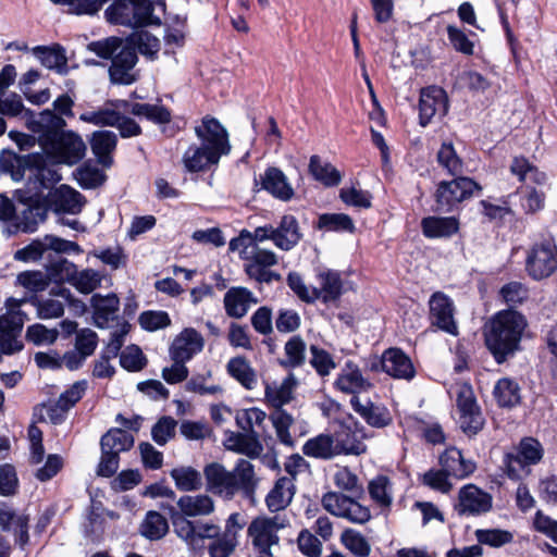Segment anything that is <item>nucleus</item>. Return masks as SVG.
<instances>
[{
  "mask_svg": "<svg viewBox=\"0 0 557 557\" xmlns=\"http://www.w3.org/2000/svg\"><path fill=\"white\" fill-rule=\"evenodd\" d=\"M296 493V486L293 478H278L273 487L265 496V505L270 512H278L286 509Z\"/></svg>",
  "mask_w": 557,
  "mask_h": 557,
  "instance_id": "bb28decb",
  "label": "nucleus"
},
{
  "mask_svg": "<svg viewBox=\"0 0 557 557\" xmlns=\"http://www.w3.org/2000/svg\"><path fill=\"white\" fill-rule=\"evenodd\" d=\"M352 409L372 428L382 429L389 425L393 421L389 410L383 406L367 399L361 403L358 396L350 399Z\"/></svg>",
  "mask_w": 557,
  "mask_h": 557,
  "instance_id": "b1692460",
  "label": "nucleus"
},
{
  "mask_svg": "<svg viewBox=\"0 0 557 557\" xmlns=\"http://www.w3.org/2000/svg\"><path fill=\"white\" fill-rule=\"evenodd\" d=\"M87 49L101 59L111 60L110 81L117 85H131L137 81L134 71L138 57L135 47L119 37H108L88 44Z\"/></svg>",
  "mask_w": 557,
  "mask_h": 557,
  "instance_id": "423d86ee",
  "label": "nucleus"
},
{
  "mask_svg": "<svg viewBox=\"0 0 557 557\" xmlns=\"http://www.w3.org/2000/svg\"><path fill=\"white\" fill-rule=\"evenodd\" d=\"M90 304L94 308L95 323L99 327H106L110 321L114 320L120 308V300L114 294L107 296L95 294L91 296Z\"/></svg>",
  "mask_w": 557,
  "mask_h": 557,
  "instance_id": "2f4dec72",
  "label": "nucleus"
},
{
  "mask_svg": "<svg viewBox=\"0 0 557 557\" xmlns=\"http://www.w3.org/2000/svg\"><path fill=\"white\" fill-rule=\"evenodd\" d=\"M117 100L113 106L114 108L103 107L94 111H86L79 115V120L96 126H114L121 120L119 109L123 106L117 104Z\"/></svg>",
  "mask_w": 557,
  "mask_h": 557,
  "instance_id": "c03bdc74",
  "label": "nucleus"
},
{
  "mask_svg": "<svg viewBox=\"0 0 557 557\" xmlns=\"http://www.w3.org/2000/svg\"><path fill=\"white\" fill-rule=\"evenodd\" d=\"M309 172L326 187L337 186L342 181L341 172L329 162H323L319 156H312Z\"/></svg>",
  "mask_w": 557,
  "mask_h": 557,
  "instance_id": "ea45409f",
  "label": "nucleus"
},
{
  "mask_svg": "<svg viewBox=\"0 0 557 557\" xmlns=\"http://www.w3.org/2000/svg\"><path fill=\"white\" fill-rule=\"evenodd\" d=\"M456 405L459 411L458 422L462 432L469 436L478 434L483 429L485 420L469 385L459 387Z\"/></svg>",
  "mask_w": 557,
  "mask_h": 557,
  "instance_id": "dca6fc26",
  "label": "nucleus"
},
{
  "mask_svg": "<svg viewBox=\"0 0 557 557\" xmlns=\"http://www.w3.org/2000/svg\"><path fill=\"white\" fill-rule=\"evenodd\" d=\"M450 475L443 469H431L423 474L422 483L441 493H448L453 485L448 481Z\"/></svg>",
  "mask_w": 557,
  "mask_h": 557,
  "instance_id": "338daca9",
  "label": "nucleus"
},
{
  "mask_svg": "<svg viewBox=\"0 0 557 557\" xmlns=\"http://www.w3.org/2000/svg\"><path fill=\"white\" fill-rule=\"evenodd\" d=\"M448 111V99L441 87L430 86L421 90L419 100V124L425 127L436 116H444Z\"/></svg>",
  "mask_w": 557,
  "mask_h": 557,
  "instance_id": "a211bd4d",
  "label": "nucleus"
},
{
  "mask_svg": "<svg viewBox=\"0 0 557 557\" xmlns=\"http://www.w3.org/2000/svg\"><path fill=\"white\" fill-rule=\"evenodd\" d=\"M481 186L472 178L458 175L453 181H443L437 185L435 202L437 210L451 212L460 202L471 198Z\"/></svg>",
  "mask_w": 557,
  "mask_h": 557,
  "instance_id": "f8f14e48",
  "label": "nucleus"
},
{
  "mask_svg": "<svg viewBox=\"0 0 557 557\" xmlns=\"http://www.w3.org/2000/svg\"><path fill=\"white\" fill-rule=\"evenodd\" d=\"M306 343L299 335L292 336L284 346L286 359L282 364L286 368H298L306 361Z\"/></svg>",
  "mask_w": 557,
  "mask_h": 557,
  "instance_id": "603ef678",
  "label": "nucleus"
},
{
  "mask_svg": "<svg viewBox=\"0 0 557 557\" xmlns=\"http://www.w3.org/2000/svg\"><path fill=\"white\" fill-rule=\"evenodd\" d=\"M50 159L47 154L35 153L30 157V169L36 170V177L45 188H49L61 181V174L48 165Z\"/></svg>",
  "mask_w": 557,
  "mask_h": 557,
  "instance_id": "49530a36",
  "label": "nucleus"
},
{
  "mask_svg": "<svg viewBox=\"0 0 557 557\" xmlns=\"http://www.w3.org/2000/svg\"><path fill=\"white\" fill-rule=\"evenodd\" d=\"M200 145H190L183 154V164L190 173L202 172L219 163L221 156L231 150L228 135L214 117L206 116L195 127Z\"/></svg>",
  "mask_w": 557,
  "mask_h": 557,
  "instance_id": "7ed1b4c3",
  "label": "nucleus"
},
{
  "mask_svg": "<svg viewBox=\"0 0 557 557\" xmlns=\"http://www.w3.org/2000/svg\"><path fill=\"white\" fill-rule=\"evenodd\" d=\"M76 270L77 267L73 262L65 258H60L47 267V275L49 282L58 284L67 282L72 285Z\"/></svg>",
  "mask_w": 557,
  "mask_h": 557,
  "instance_id": "5fc2aeb1",
  "label": "nucleus"
},
{
  "mask_svg": "<svg viewBox=\"0 0 557 557\" xmlns=\"http://www.w3.org/2000/svg\"><path fill=\"white\" fill-rule=\"evenodd\" d=\"M32 305L37 310V315L40 319H57L63 315L64 313V305L61 300L54 299L52 297L48 298H38L33 297L30 300Z\"/></svg>",
  "mask_w": 557,
  "mask_h": 557,
  "instance_id": "4d7b16f0",
  "label": "nucleus"
},
{
  "mask_svg": "<svg viewBox=\"0 0 557 557\" xmlns=\"http://www.w3.org/2000/svg\"><path fill=\"white\" fill-rule=\"evenodd\" d=\"M493 395L500 407L511 408L521 400L519 384L509 377L496 382Z\"/></svg>",
  "mask_w": 557,
  "mask_h": 557,
  "instance_id": "37998d69",
  "label": "nucleus"
},
{
  "mask_svg": "<svg viewBox=\"0 0 557 557\" xmlns=\"http://www.w3.org/2000/svg\"><path fill=\"white\" fill-rule=\"evenodd\" d=\"M138 322L144 330L153 332L169 326L171 319L165 311L148 310L140 313Z\"/></svg>",
  "mask_w": 557,
  "mask_h": 557,
  "instance_id": "0e129e2a",
  "label": "nucleus"
},
{
  "mask_svg": "<svg viewBox=\"0 0 557 557\" xmlns=\"http://www.w3.org/2000/svg\"><path fill=\"white\" fill-rule=\"evenodd\" d=\"M334 385L338 391L354 396L368 392L372 387V383L362 375L360 369L352 362L345 364Z\"/></svg>",
  "mask_w": 557,
  "mask_h": 557,
  "instance_id": "393cba45",
  "label": "nucleus"
},
{
  "mask_svg": "<svg viewBox=\"0 0 557 557\" xmlns=\"http://www.w3.org/2000/svg\"><path fill=\"white\" fill-rule=\"evenodd\" d=\"M262 188L273 197L288 201L294 196V190L285 174L277 168H269L261 176Z\"/></svg>",
  "mask_w": 557,
  "mask_h": 557,
  "instance_id": "7c9ffc66",
  "label": "nucleus"
},
{
  "mask_svg": "<svg viewBox=\"0 0 557 557\" xmlns=\"http://www.w3.org/2000/svg\"><path fill=\"white\" fill-rule=\"evenodd\" d=\"M510 173L518 177L520 182H532L536 185H544L547 176L535 165L529 162L524 157H515L510 164Z\"/></svg>",
  "mask_w": 557,
  "mask_h": 557,
  "instance_id": "79ce46f5",
  "label": "nucleus"
},
{
  "mask_svg": "<svg viewBox=\"0 0 557 557\" xmlns=\"http://www.w3.org/2000/svg\"><path fill=\"white\" fill-rule=\"evenodd\" d=\"M0 528L3 531L13 532L15 542L24 546L28 543V517L16 515L7 504H0Z\"/></svg>",
  "mask_w": 557,
  "mask_h": 557,
  "instance_id": "cd10ccee",
  "label": "nucleus"
},
{
  "mask_svg": "<svg viewBox=\"0 0 557 557\" xmlns=\"http://www.w3.org/2000/svg\"><path fill=\"white\" fill-rule=\"evenodd\" d=\"M102 275L94 269L77 271L72 285L83 294H90L101 284Z\"/></svg>",
  "mask_w": 557,
  "mask_h": 557,
  "instance_id": "13d9d810",
  "label": "nucleus"
},
{
  "mask_svg": "<svg viewBox=\"0 0 557 557\" xmlns=\"http://www.w3.org/2000/svg\"><path fill=\"white\" fill-rule=\"evenodd\" d=\"M170 475L177 490L183 492L199 491L203 485L201 473L189 466L174 468Z\"/></svg>",
  "mask_w": 557,
  "mask_h": 557,
  "instance_id": "a19ab883",
  "label": "nucleus"
},
{
  "mask_svg": "<svg viewBox=\"0 0 557 557\" xmlns=\"http://www.w3.org/2000/svg\"><path fill=\"white\" fill-rule=\"evenodd\" d=\"M47 208L38 202L29 203L13 222L14 233H33L37 230L39 223L44 222L47 218Z\"/></svg>",
  "mask_w": 557,
  "mask_h": 557,
  "instance_id": "c9c22d12",
  "label": "nucleus"
},
{
  "mask_svg": "<svg viewBox=\"0 0 557 557\" xmlns=\"http://www.w3.org/2000/svg\"><path fill=\"white\" fill-rule=\"evenodd\" d=\"M527 326L524 315L515 310L499 311L491 320L485 332V345L498 364L520 349Z\"/></svg>",
  "mask_w": 557,
  "mask_h": 557,
  "instance_id": "20e7f679",
  "label": "nucleus"
},
{
  "mask_svg": "<svg viewBox=\"0 0 557 557\" xmlns=\"http://www.w3.org/2000/svg\"><path fill=\"white\" fill-rule=\"evenodd\" d=\"M104 14L108 22L124 26L139 27L161 23L153 14V2L149 0H113Z\"/></svg>",
  "mask_w": 557,
  "mask_h": 557,
  "instance_id": "0eeeda50",
  "label": "nucleus"
},
{
  "mask_svg": "<svg viewBox=\"0 0 557 557\" xmlns=\"http://www.w3.org/2000/svg\"><path fill=\"white\" fill-rule=\"evenodd\" d=\"M133 445V435L121 429L109 430L100 441L101 449L115 451L116 454L131 449Z\"/></svg>",
  "mask_w": 557,
  "mask_h": 557,
  "instance_id": "de8ad7c7",
  "label": "nucleus"
},
{
  "mask_svg": "<svg viewBox=\"0 0 557 557\" xmlns=\"http://www.w3.org/2000/svg\"><path fill=\"white\" fill-rule=\"evenodd\" d=\"M493 497L474 484H467L458 492L457 502L454 506L459 517H479L491 511Z\"/></svg>",
  "mask_w": 557,
  "mask_h": 557,
  "instance_id": "f3484780",
  "label": "nucleus"
},
{
  "mask_svg": "<svg viewBox=\"0 0 557 557\" xmlns=\"http://www.w3.org/2000/svg\"><path fill=\"white\" fill-rule=\"evenodd\" d=\"M16 281L24 288L28 289L33 293H38L45 290L50 282L47 273H42L40 271H24L21 272Z\"/></svg>",
  "mask_w": 557,
  "mask_h": 557,
  "instance_id": "680f3d73",
  "label": "nucleus"
},
{
  "mask_svg": "<svg viewBox=\"0 0 557 557\" xmlns=\"http://www.w3.org/2000/svg\"><path fill=\"white\" fill-rule=\"evenodd\" d=\"M133 44H131L135 49L150 59H153L160 49L159 39L150 34L149 32H139L137 33L133 39Z\"/></svg>",
  "mask_w": 557,
  "mask_h": 557,
  "instance_id": "e2e57ef3",
  "label": "nucleus"
},
{
  "mask_svg": "<svg viewBox=\"0 0 557 557\" xmlns=\"http://www.w3.org/2000/svg\"><path fill=\"white\" fill-rule=\"evenodd\" d=\"M258 299L246 287H231L223 298L224 309L230 318L240 319L245 317L251 305H256Z\"/></svg>",
  "mask_w": 557,
  "mask_h": 557,
  "instance_id": "a878e982",
  "label": "nucleus"
},
{
  "mask_svg": "<svg viewBox=\"0 0 557 557\" xmlns=\"http://www.w3.org/2000/svg\"><path fill=\"white\" fill-rule=\"evenodd\" d=\"M32 156H21L10 150L2 151L0 154V172L10 174L13 181H21L24 177L25 170L30 169Z\"/></svg>",
  "mask_w": 557,
  "mask_h": 557,
  "instance_id": "e433bc0d",
  "label": "nucleus"
},
{
  "mask_svg": "<svg viewBox=\"0 0 557 557\" xmlns=\"http://www.w3.org/2000/svg\"><path fill=\"white\" fill-rule=\"evenodd\" d=\"M234 418L240 432L226 431L225 447L249 458L259 457L263 451L260 438L265 431L267 413L257 407H251L236 410Z\"/></svg>",
  "mask_w": 557,
  "mask_h": 557,
  "instance_id": "39448f33",
  "label": "nucleus"
},
{
  "mask_svg": "<svg viewBox=\"0 0 557 557\" xmlns=\"http://www.w3.org/2000/svg\"><path fill=\"white\" fill-rule=\"evenodd\" d=\"M320 287L317 288L318 299L324 304L337 300L343 290L341 274L336 271H326L319 275Z\"/></svg>",
  "mask_w": 557,
  "mask_h": 557,
  "instance_id": "58836bf2",
  "label": "nucleus"
},
{
  "mask_svg": "<svg viewBox=\"0 0 557 557\" xmlns=\"http://www.w3.org/2000/svg\"><path fill=\"white\" fill-rule=\"evenodd\" d=\"M117 104L123 106V109L128 110L132 114L146 117L148 121L154 124H168L171 121V111L161 104L150 103H129L126 100H120Z\"/></svg>",
  "mask_w": 557,
  "mask_h": 557,
  "instance_id": "72a5a7b5",
  "label": "nucleus"
},
{
  "mask_svg": "<svg viewBox=\"0 0 557 557\" xmlns=\"http://www.w3.org/2000/svg\"><path fill=\"white\" fill-rule=\"evenodd\" d=\"M169 530L166 519L157 511H149L141 524V534L149 540L163 537Z\"/></svg>",
  "mask_w": 557,
  "mask_h": 557,
  "instance_id": "6e6d98bb",
  "label": "nucleus"
},
{
  "mask_svg": "<svg viewBox=\"0 0 557 557\" xmlns=\"http://www.w3.org/2000/svg\"><path fill=\"white\" fill-rule=\"evenodd\" d=\"M436 160L438 164L453 176L461 175L463 172V162L458 157L454 146L449 141H444L437 151Z\"/></svg>",
  "mask_w": 557,
  "mask_h": 557,
  "instance_id": "8fccbe9b",
  "label": "nucleus"
},
{
  "mask_svg": "<svg viewBox=\"0 0 557 557\" xmlns=\"http://www.w3.org/2000/svg\"><path fill=\"white\" fill-rule=\"evenodd\" d=\"M369 494L371 498L381 506L392 504L391 483L387 476L379 475L370 481Z\"/></svg>",
  "mask_w": 557,
  "mask_h": 557,
  "instance_id": "052dcab7",
  "label": "nucleus"
},
{
  "mask_svg": "<svg viewBox=\"0 0 557 557\" xmlns=\"http://www.w3.org/2000/svg\"><path fill=\"white\" fill-rule=\"evenodd\" d=\"M206 490L225 500H232L236 495L250 506L257 505V488L260 478L256 474L253 465L239 459L232 470L218 462L209 463L203 469Z\"/></svg>",
  "mask_w": 557,
  "mask_h": 557,
  "instance_id": "f03ea898",
  "label": "nucleus"
},
{
  "mask_svg": "<svg viewBox=\"0 0 557 557\" xmlns=\"http://www.w3.org/2000/svg\"><path fill=\"white\" fill-rule=\"evenodd\" d=\"M310 351L312 355L310 363L319 375H329L331 371L335 369L336 364L332 356L326 350L312 345L310 347Z\"/></svg>",
  "mask_w": 557,
  "mask_h": 557,
  "instance_id": "774afa93",
  "label": "nucleus"
},
{
  "mask_svg": "<svg viewBox=\"0 0 557 557\" xmlns=\"http://www.w3.org/2000/svg\"><path fill=\"white\" fill-rule=\"evenodd\" d=\"M90 146L95 156L103 165H107V158L116 147V135L111 131L95 132Z\"/></svg>",
  "mask_w": 557,
  "mask_h": 557,
  "instance_id": "09e8293b",
  "label": "nucleus"
},
{
  "mask_svg": "<svg viewBox=\"0 0 557 557\" xmlns=\"http://www.w3.org/2000/svg\"><path fill=\"white\" fill-rule=\"evenodd\" d=\"M202 335L193 327L183 330L173 341L170 347L172 360L187 362L203 349Z\"/></svg>",
  "mask_w": 557,
  "mask_h": 557,
  "instance_id": "4be33fe9",
  "label": "nucleus"
},
{
  "mask_svg": "<svg viewBox=\"0 0 557 557\" xmlns=\"http://www.w3.org/2000/svg\"><path fill=\"white\" fill-rule=\"evenodd\" d=\"M51 202L57 212L77 214L84 206V196L67 185H61L51 195Z\"/></svg>",
  "mask_w": 557,
  "mask_h": 557,
  "instance_id": "473e14b6",
  "label": "nucleus"
},
{
  "mask_svg": "<svg viewBox=\"0 0 557 557\" xmlns=\"http://www.w3.org/2000/svg\"><path fill=\"white\" fill-rule=\"evenodd\" d=\"M557 269V246L553 238H545L533 244L528 250L525 270L536 280L550 276Z\"/></svg>",
  "mask_w": 557,
  "mask_h": 557,
  "instance_id": "ddd939ff",
  "label": "nucleus"
},
{
  "mask_svg": "<svg viewBox=\"0 0 557 557\" xmlns=\"http://www.w3.org/2000/svg\"><path fill=\"white\" fill-rule=\"evenodd\" d=\"M265 398L275 408L270 419L280 443L287 447H294L295 442L289 433V428L294 424V418L282 409L292 399V385L288 381H284L280 385H268L265 387Z\"/></svg>",
  "mask_w": 557,
  "mask_h": 557,
  "instance_id": "1a4fd4ad",
  "label": "nucleus"
},
{
  "mask_svg": "<svg viewBox=\"0 0 557 557\" xmlns=\"http://www.w3.org/2000/svg\"><path fill=\"white\" fill-rule=\"evenodd\" d=\"M289 524L286 517H257L251 521L247 529L248 536L251 537L252 545L259 557H273L272 546L280 543L278 531Z\"/></svg>",
  "mask_w": 557,
  "mask_h": 557,
  "instance_id": "9d476101",
  "label": "nucleus"
},
{
  "mask_svg": "<svg viewBox=\"0 0 557 557\" xmlns=\"http://www.w3.org/2000/svg\"><path fill=\"white\" fill-rule=\"evenodd\" d=\"M380 363L382 370L392 377L410 381L416 375L411 359L399 348L386 349Z\"/></svg>",
  "mask_w": 557,
  "mask_h": 557,
  "instance_id": "5701e85b",
  "label": "nucleus"
},
{
  "mask_svg": "<svg viewBox=\"0 0 557 557\" xmlns=\"http://www.w3.org/2000/svg\"><path fill=\"white\" fill-rule=\"evenodd\" d=\"M333 436L338 455L358 456L367 450L363 443V428L356 421L351 423L341 422Z\"/></svg>",
  "mask_w": 557,
  "mask_h": 557,
  "instance_id": "6ab92c4d",
  "label": "nucleus"
},
{
  "mask_svg": "<svg viewBox=\"0 0 557 557\" xmlns=\"http://www.w3.org/2000/svg\"><path fill=\"white\" fill-rule=\"evenodd\" d=\"M342 542L357 557H368L371 552L370 544L366 537L355 530L348 529L344 531Z\"/></svg>",
  "mask_w": 557,
  "mask_h": 557,
  "instance_id": "bf43d9fd",
  "label": "nucleus"
},
{
  "mask_svg": "<svg viewBox=\"0 0 557 557\" xmlns=\"http://www.w3.org/2000/svg\"><path fill=\"white\" fill-rule=\"evenodd\" d=\"M302 451L308 457L320 459H331L338 455L334 436L329 434H320L308 440L302 447Z\"/></svg>",
  "mask_w": 557,
  "mask_h": 557,
  "instance_id": "4c0bfd02",
  "label": "nucleus"
},
{
  "mask_svg": "<svg viewBox=\"0 0 557 557\" xmlns=\"http://www.w3.org/2000/svg\"><path fill=\"white\" fill-rule=\"evenodd\" d=\"M174 531L191 548L203 547L205 540H215L221 534V528L212 520L191 521L184 516L174 518Z\"/></svg>",
  "mask_w": 557,
  "mask_h": 557,
  "instance_id": "4468645a",
  "label": "nucleus"
},
{
  "mask_svg": "<svg viewBox=\"0 0 557 557\" xmlns=\"http://www.w3.org/2000/svg\"><path fill=\"white\" fill-rule=\"evenodd\" d=\"M228 374L238 381L245 388L252 389L257 384V376L245 357H235L227 362Z\"/></svg>",
  "mask_w": 557,
  "mask_h": 557,
  "instance_id": "a18cd8bd",
  "label": "nucleus"
},
{
  "mask_svg": "<svg viewBox=\"0 0 557 557\" xmlns=\"http://www.w3.org/2000/svg\"><path fill=\"white\" fill-rule=\"evenodd\" d=\"M34 124L40 128L38 141L52 164L74 165L85 157L82 137L73 131H63L66 122L53 111H42Z\"/></svg>",
  "mask_w": 557,
  "mask_h": 557,
  "instance_id": "f257e3e1",
  "label": "nucleus"
},
{
  "mask_svg": "<svg viewBox=\"0 0 557 557\" xmlns=\"http://www.w3.org/2000/svg\"><path fill=\"white\" fill-rule=\"evenodd\" d=\"M334 482L338 488L350 492L356 497L363 493L358 476L348 468L339 469L334 475Z\"/></svg>",
  "mask_w": 557,
  "mask_h": 557,
  "instance_id": "69168bd1",
  "label": "nucleus"
},
{
  "mask_svg": "<svg viewBox=\"0 0 557 557\" xmlns=\"http://www.w3.org/2000/svg\"><path fill=\"white\" fill-rule=\"evenodd\" d=\"M37 55L46 67L55 70L58 73L67 72V59L62 47H39L37 49Z\"/></svg>",
  "mask_w": 557,
  "mask_h": 557,
  "instance_id": "3c124183",
  "label": "nucleus"
},
{
  "mask_svg": "<svg viewBox=\"0 0 557 557\" xmlns=\"http://www.w3.org/2000/svg\"><path fill=\"white\" fill-rule=\"evenodd\" d=\"M301 238L298 222L293 215H284L277 227H274V245L282 250H289Z\"/></svg>",
  "mask_w": 557,
  "mask_h": 557,
  "instance_id": "f704fd0d",
  "label": "nucleus"
},
{
  "mask_svg": "<svg viewBox=\"0 0 557 557\" xmlns=\"http://www.w3.org/2000/svg\"><path fill=\"white\" fill-rule=\"evenodd\" d=\"M441 467L451 476L463 479L472 474L475 470V463L470 459H465L461 451L456 447L446 449L440 456Z\"/></svg>",
  "mask_w": 557,
  "mask_h": 557,
  "instance_id": "c85d7f7f",
  "label": "nucleus"
},
{
  "mask_svg": "<svg viewBox=\"0 0 557 557\" xmlns=\"http://www.w3.org/2000/svg\"><path fill=\"white\" fill-rule=\"evenodd\" d=\"M543 447L539 441L532 437L523 438L517 450L507 454L504 460L507 475L512 480H520L531 472L534 466L543 458Z\"/></svg>",
  "mask_w": 557,
  "mask_h": 557,
  "instance_id": "9b49d317",
  "label": "nucleus"
},
{
  "mask_svg": "<svg viewBox=\"0 0 557 557\" xmlns=\"http://www.w3.org/2000/svg\"><path fill=\"white\" fill-rule=\"evenodd\" d=\"M318 227L329 232L354 233L352 219L345 213H324L319 216Z\"/></svg>",
  "mask_w": 557,
  "mask_h": 557,
  "instance_id": "864d4df0",
  "label": "nucleus"
},
{
  "mask_svg": "<svg viewBox=\"0 0 557 557\" xmlns=\"http://www.w3.org/2000/svg\"><path fill=\"white\" fill-rule=\"evenodd\" d=\"M25 299L8 298L7 312L0 315V361L3 355L21 351L24 344L21 339L26 314L21 310Z\"/></svg>",
  "mask_w": 557,
  "mask_h": 557,
  "instance_id": "6e6552de",
  "label": "nucleus"
},
{
  "mask_svg": "<svg viewBox=\"0 0 557 557\" xmlns=\"http://www.w3.org/2000/svg\"><path fill=\"white\" fill-rule=\"evenodd\" d=\"M421 230L428 238L451 237L459 231V221L455 216H426L421 220Z\"/></svg>",
  "mask_w": 557,
  "mask_h": 557,
  "instance_id": "c756f323",
  "label": "nucleus"
},
{
  "mask_svg": "<svg viewBox=\"0 0 557 557\" xmlns=\"http://www.w3.org/2000/svg\"><path fill=\"white\" fill-rule=\"evenodd\" d=\"M430 319L433 325L451 335L458 334V327L454 319V302L442 292H435L430 300Z\"/></svg>",
  "mask_w": 557,
  "mask_h": 557,
  "instance_id": "aec40b11",
  "label": "nucleus"
},
{
  "mask_svg": "<svg viewBox=\"0 0 557 557\" xmlns=\"http://www.w3.org/2000/svg\"><path fill=\"white\" fill-rule=\"evenodd\" d=\"M176 506L178 511L172 509L171 515L173 524L176 517L184 516L186 519L207 517L215 510V503L208 494L183 495L177 499Z\"/></svg>",
  "mask_w": 557,
  "mask_h": 557,
  "instance_id": "412c9836",
  "label": "nucleus"
},
{
  "mask_svg": "<svg viewBox=\"0 0 557 557\" xmlns=\"http://www.w3.org/2000/svg\"><path fill=\"white\" fill-rule=\"evenodd\" d=\"M322 505L331 515L347 519L351 523L363 524L371 518L370 509L367 506L342 493L324 494Z\"/></svg>",
  "mask_w": 557,
  "mask_h": 557,
  "instance_id": "2eb2a0df",
  "label": "nucleus"
}]
</instances>
